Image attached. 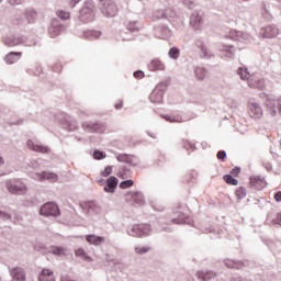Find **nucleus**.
Instances as JSON below:
<instances>
[{"label":"nucleus","instance_id":"f257e3e1","mask_svg":"<svg viewBox=\"0 0 281 281\" xmlns=\"http://www.w3.org/2000/svg\"><path fill=\"white\" fill-rule=\"evenodd\" d=\"M40 214L42 216H60V209L56 203L47 202L41 207Z\"/></svg>","mask_w":281,"mask_h":281},{"label":"nucleus","instance_id":"f03ea898","mask_svg":"<svg viewBox=\"0 0 281 281\" xmlns=\"http://www.w3.org/2000/svg\"><path fill=\"white\" fill-rule=\"evenodd\" d=\"M125 202L130 205H144V194L139 191H130L125 194Z\"/></svg>","mask_w":281,"mask_h":281},{"label":"nucleus","instance_id":"7ed1b4c3","mask_svg":"<svg viewBox=\"0 0 281 281\" xmlns=\"http://www.w3.org/2000/svg\"><path fill=\"white\" fill-rule=\"evenodd\" d=\"M7 188L11 194H25L27 192V187L21 180L8 182Z\"/></svg>","mask_w":281,"mask_h":281},{"label":"nucleus","instance_id":"20e7f679","mask_svg":"<svg viewBox=\"0 0 281 281\" xmlns=\"http://www.w3.org/2000/svg\"><path fill=\"white\" fill-rule=\"evenodd\" d=\"M248 115L252 117V120H260V117H262V108L256 101H249Z\"/></svg>","mask_w":281,"mask_h":281},{"label":"nucleus","instance_id":"39448f33","mask_svg":"<svg viewBox=\"0 0 281 281\" xmlns=\"http://www.w3.org/2000/svg\"><path fill=\"white\" fill-rule=\"evenodd\" d=\"M150 234V225L148 224H136L131 229V236H148Z\"/></svg>","mask_w":281,"mask_h":281},{"label":"nucleus","instance_id":"423d86ee","mask_svg":"<svg viewBox=\"0 0 281 281\" xmlns=\"http://www.w3.org/2000/svg\"><path fill=\"white\" fill-rule=\"evenodd\" d=\"M32 178L35 179V181H50V183H56V181H58V175L47 171L34 173Z\"/></svg>","mask_w":281,"mask_h":281},{"label":"nucleus","instance_id":"0eeeda50","mask_svg":"<svg viewBox=\"0 0 281 281\" xmlns=\"http://www.w3.org/2000/svg\"><path fill=\"white\" fill-rule=\"evenodd\" d=\"M266 106L271 111L272 115H276V113L281 115V97L278 99H267Z\"/></svg>","mask_w":281,"mask_h":281},{"label":"nucleus","instance_id":"6e6552de","mask_svg":"<svg viewBox=\"0 0 281 281\" xmlns=\"http://www.w3.org/2000/svg\"><path fill=\"white\" fill-rule=\"evenodd\" d=\"M102 12L108 16H115V14H117V5L111 0H103Z\"/></svg>","mask_w":281,"mask_h":281},{"label":"nucleus","instance_id":"1a4fd4ad","mask_svg":"<svg viewBox=\"0 0 281 281\" xmlns=\"http://www.w3.org/2000/svg\"><path fill=\"white\" fill-rule=\"evenodd\" d=\"M248 87L262 91V89H265V79L258 77L257 75H251V77L248 78Z\"/></svg>","mask_w":281,"mask_h":281},{"label":"nucleus","instance_id":"9d476101","mask_svg":"<svg viewBox=\"0 0 281 281\" xmlns=\"http://www.w3.org/2000/svg\"><path fill=\"white\" fill-rule=\"evenodd\" d=\"M10 276L13 281H25V270L21 267H15L10 270Z\"/></svg>","mask_w":281,"mask_h":281},{"label":"nucleus","instance_id":"9b49d317","mask_svg":"<svg viewBox=\"0 0 281 281\" xmlns=\"http://www.w3.org/2000/svg\"><path fill=\"white\" fill-rule=\"evenodd\" d=\"M250 188H254V190H263V188H267V181H265V178L258 176L250 177Z\"/></svg>","mask_w":281,"mask_h":281},{"label":"nucleus","instance_id":"f8f14e48","mask_svg":"<svg viewBox=\"0 0 281 281\" xmlns=\"http://www.w3.org/2000/svg\"><path fill=\"white\" fill-rule=\"evenodd\" d=\"M83 128L88 133H104L106 131V127L99 123L83 124Z\"/></svg>","mask_w":281,"mask_h":281},{"label":"nucleus","instance_id":"ddd939ff","mask_svg":"<svg viewBox=\"0 0 281 281\" xmlns=\"http://www.w3.org/2000/svg\"><path fill=\"white\" fill-rule=\"evenodd\" d=\"M26 145L27 148H30V150H33L34 153H42L43 155L49 153V147L45 145L34 144L32 140H27Z\"/></svg>","mask_w":281,"mask_h":281},{"label":"nucleus","instance_id":"4468645a","mask_svg":"<svg viewBox=\"0 0 281 281\" xmlns=\"http://www.w3.org/2000/svg\"><path fill=\"white\" fill-rule=\"evenodd\" d=\"M80 19L83 23H89L93 19V10L89 8H83L80 11Z\"/></svg>","mask_w":281,"mask_h":281},{"label":"nucleus","instance_id":"2eb2a0df","mask_svg":"<svg viewBox=\"0 0 281 281\" xmlns=\"http://www.w3.org/2000/svg\"><path fill=\"white\" fill-rule=\"evenodd\" d=\"M148 67L150 71H164L166 69V66L159 59H153Z\"/></svg>","mask_w":281,"mask_h":281},{"label":"nucleus","instance_id":"dca6fc26","mask_svg":"<svg viewBox=\"0 0 281 281\" xmlns=\"http://www.w3.org/2000/svg\"><path fill=\"white\" fill-rule=\"evenodd\" d=\"M21 56H23V53H9L7 56H5V63L8 65H14V63H18V60L21 58Z\"/></svg>","mask_w":281,"mask_h":281},{"label":"nucleus","instance_id":"f3484780","mask_svg":"<svg viewBox=\"0 0 281 281\" xmlns=\"http://www.w3.org/2000/svg\"><path fill=\"white\" fill-rule=\"evenodd\" d=\"M201 23H203L201 15L193 13L191 15L190 24L194 27V30H201Z\"/></svg>","mask_w":281,"mask_h":281},{"label":"nucleus","instance_id":"a211bd4d","mask_svg":"<svg viewBox=\"0 0 281 281\" xmlns=\"http://www.w3.org/2000/svg\"><path fill=\"white\" fill-rule=\"evenodd\" d=\"M263 38H276V36H278V29L273 27V26H267L263 30Z\"/></svg>","mask_w":281,"mask_h":281},{"label":"nucleus","instance_id":"6ab92c4d","mask_svg":"<svg viewBox=\"0 0 281 281\" xmlns=\"http://www.w3.org/2000/svg\"><path fill=\"white\" fill-rule=\"evenodd\" d=\"M86 240L90 243V245H102L104 243V237L95 236V235H88Z\"/></svg>","mask_w":281,"mask_h":281},{"label":"nucleus","instance_id":"aec40b11","mask_svg":"<svg viewBox=\"0 0 281 281\" xmlns=\"http://www.w3.org/2000/svg\"><path fill=\"white\" fill-rule=\"evenodd\" d=\"M198 278L199 280L209 281L213 278H216V273H214L213 271H200L198 272Z\"/></svg>","mask_w":281,"mask_h":281},{"label":"nucleus","instance_id":"412c9836","mask_svg":"<svg viewBox=\"0 0 281 281\" xmlns=\"http://www.w3.org/2000/svg\"><path fill=\"white\" fill-rule=\"evenodd\" d=\"M176 213L180 214V216L178 218L171 220V223L173 225H183V223H186V218H188V217L186 216V214H183V213H181L179 211H176Z\"/></svg>","mask_w":281,"mask_h":281},{"label":"nucleus","instance_id":"4be33fe9","mask_svg":"<svg viewBox=\"0 0 281 281\" xmlns=\"http://www.w3.org/2000/svg\"><path fill=\"white\" fill-rule=\"evenodd\" d=\"M36 16H37V14H36V11H34V10H27L25 12V19H26L27 23H34V21H36Z\"/></svg>","mask_w":281,"mask_h":281},{"label":"nucleus","instance_id":"5701e85b","mask_svg":"<svg viewBox=\"0 0 281 281\" xmlns=\"http://www.w3.org/2000/svg\"><path fill=\"white\" fill-rule=\"evenodd\" d=\"M238 76L241 78V80H248L249 78H251V76L249 75V71H247L246 68H239L237 70Z\"/></svg>","mask_w":281,"mask_h":281},{"label":"nucleus","instance_id":"b1692460","mask_svg":"<svg viewBox=\"0 0 281 281\" xmlns=\"http://www.w3.org/2000/svg\"><path fill=\"white\" fill-rule=\"evenodd\" d=\"M223 180L225 181V183H227L228 186H238V180H236L234 177H232V175H225L223 177Z\"/></svg>","mask_w":281,"mask_h":281},{"label":"nucleus","instance_id":"393cba45","mask_svg":"<svg viewBox=\"0 0 281 281\" xmlns=\"http://www.w3.org/2000/svg\"><path fill=\"white\" fill-rule=\"evenodd\" d=\"M135 254L138 256H143V254H148L150 251V247L148 246H138L134 248Z\"/></svg>","mask_w":281,"mask_h":281},{"label":"nucleus","instance_id":"a878e982","mask_svg":"<svg viewBox=\"0 0 281 281\" xmlns=\"http://www.w3.org/2000/svg\"><path fill=\"white\" fill-rule=\"evenodd\" d=\"M150 100H151V102H161V100H162L161 92L154 90L150 94Z\"/></svg>","mask_w":281,"mask_h":281},{"label":"nucleus","instance_id":"bb28decb","mask_svg":"<svg viewBox=\"0 0 281 281\" xmlns=\"http://www.w3.org/2000/svg\"><path fill=\"white\" fill-rule=\"evenodd\" d=\"M75 254L78 258H82V260H91V257L87 256V252L82 248L77 249Z\"/></svg>","mask_w":281,"mask_h":281},{"label":"nucleus","instance_id":"cd10ccee","mask_svg":"<svg viewBox=\"0 0 281 281\" xmlns=\"http://www.w3.org/2000/svg\"><path fill=\"white\" fill-rule=\"evenodd\" d=\"M235 195L237 196V199H245V196H247V190L243 187H239L235 191Z\"/></svg>","mask_w":281,"mask_h":281},{"label":"nucleus","instance_id":"c85d7f7f","mask_svg":"<svg viewBox=\"0 0 281 281\" xmlns=\"http://www.w3.org/2000/svg\"><path fill=\"white\" fill-rule=\"evenodd\" d=\"M66 249L65 248H61V247H53L52 248V252L55 255V256H65L66 254Z\"/></svg>","mask_w":281,"mask_h":281},{"label":"nucleus","instance_id":"c756f323","mask_svg":"<svg viewBox=\"0 0 281 281\" xmlns=\"http://www.w3.org/2000/svg\"><path fill=\"white\" fill-rule=\"evenodd\" d=\"M206 74L207 72L205 71L204 68H196L195 69V76H196V78H199V80H203V78H205Z\"/></svg>","mask_w":281,"mask_h":281},{"label":"nucleus","instance_id":"7c9ffc66","mask_svg":"<svg viewBox=\"0 0 281 281\" xmlns=\"http://www.w3.org/2000/svg\"><path fill=\"white\" fill-rule=\"evenodd\" d=\"M106 183H108V188H117V178L115 177H110L108 180H106Z\"/></svg>","mask_w":281,"mask_h":281},{"label":"nucleus","instance_id":"2f4dec72","mask_svg":"<svg viewBox=\"0 0 281 281\" xmlns=\"http://www.w3.org/2000/svg\"><path fill=\"white\" fill-rule=\"evenodd\" d=\"M120 188L122 190H126L127 188H133V180H125L120 183Z\"/></svg>","mask_w":281,"mask_h":281},{"label":"nucleus","instance_id":"473e14b6","mask_svg":"<svg viewBox=\"0 0 281 281\" xmlns=\"http://www.w3.org/2000/svg\"><path fill=\"white\" fill-rule=\"evenodd\" d=\"M57 16H59V19H63V21H67V19H69L70 13L67 11H57Z\"/></svg>","mask_w":281,"mask_h":281},{"label":"nucleus","instance_id":"72a5a7b5","mask_svg":"<svg viewBox=\"0 0 281 281\" xmlns=\"http://www.w3.org/2000/svg\"><path fill=\"white\" fill-rule=\"evenodd\" d=\"M169 56L170 58H175V59L179 58V48L177 47L170 48Z\"/></svg>","mask_w":281,"mask_h":281},{"label":"nucleus","instance_id":"f704fd0d","mask_svg":"<svg viewBox=\"0 0 281 281\" xmlns=\"http://www.w3.org/2000/svg\"><path fill=\"white\" fill-rule=\"evenodd\" d=\"M113 172V167L106 166L103 171H101V177H109Z\"/></svg>","mask_w":281,"mask_h":281},{"label":"nucleus","instance_id":"c9c22d12","mask_svg":"<svg viewBox=\"0 0 281 281\" xmlns=\"http://www.w3.org/2000/svg\"><path fill=\"white\" fill-rule=\"evenodd\" d=\"M117 161H124L125 164H128L130 161V158H128V155L126 154H121L116 157Z\"/></svg>","mask_w":281,"mask_h":281},{"label":"nucleus","instance_id":"e433bc0d","mask_svg":"<svg viewBox=\"0 0 281 281\" xmlns=\"http://www.w3.org/2000/svg\"><path fill=\"white\" fill-rule=\"evenodd\" d=\"M93 157H94V159H104V157H106V154L105 153H103V151H94L93 153Z\"/></svg>","mask_w":281,"mask_h":281},{"label":"nucleus","instance_id":"4c0bfd02","mask_svg":"<svg viewBox=\"0 0 281 281\" xmlns=\"http://www.w3.org/2000/svg\"><path fill=\"white\" fill-rule=\"evenodd\" d=\"M225 157H227V154L225 153V150H220L217 153V159H221L222 161H225Z\"/></svg>","mask_w":281,"mask_h":281},{"label":"nucleus","instance_id":"58836bf2","mask_svg":"<svg viewBox=\"0 0 281 281\" xmlns=\"http://www.w3.org/2000/svg\"><path fill=\"white\" fill-rule=\"evenodd\" d=\"M231 175H233V177H238L240 175V168L235 167L231 170Z\"/></svg>","mask_w":281,"mask_h":281},{"label":"nucleus","instance_id":"ea45409f","mask_svg":"<svg viewBox=\"0 0 281 281\" xmlns=\"http://www.w3.org/2000/svg\"><path fill=\"white\" fill-rule=\"evenodd\" d=\"M90 36H92V38H100V36H102V33L99 31H91Z\"/></svg>","mask_w":281,"mask_h":281},{"label":"nucleus","instance_id":"a19ab883","mask_svg":"<svg viewBox=\"0 0 281 281\" xmlns=\"http://www.w3.org/2000/svg\"><path fill=\"white\" fill-rule=\"evenodd\" d=\"M184 5L188 8H194V0H183Z\"/></svg>","mask_w":281,"mask_h":281},{"label":"nucleus","instance_id":"79ce46f5","mask_svg":"<svg viewBox=\"0 0 281 281\" xmlns=\"http://www.w3.org/2000/svg\"><path fill=\"white\" fill-rule=\"evenodd\" d=\"M134 78H138V79L144 78V71H142V70L135 71L134 72Z\"/></svg>","mask_w":281,"mask_h":281},{"label":"nucleus","instance_id":"37998d69","mask_svg":"<svg viewBox=\"0 0 281 281\" xmlns=\"http://www.w3.org/2000/svg\"><path fill=\"white\" fill-rule=\"evenodd\" d=\"M274 199H276V201H281V191H279L274 194Z\"/></svg>","mask_w":281,"mask_h":281},{"label":"nucleus","instance_id":"c03bdc74","mask_svg":"<svg viewBox=\"0 0 281 281\" xmlns=\"http://www.w3.org/2000/svg\"><path fill=\"white\" fill-rule=\"evenodd\" d=\"M61 281H76V280L71 279V277L65 276L61 278Z\"/></svg>","mask_w":281,"mask_h":281},{"label":"nucleus","instance_id":"a18cd8bd","mask_svg":"<svg viewBox=\"0 0 281 281\" xmlns=\"http://www.w3.org/2000/svg\"><path fill=\"white\" fill-rule=\"evenodd\" d=\"M10 3L12 5H19V3H21V0H10Z\"/></svg>","mask_w":281,"mask_h":281},{"label":"nucleus","instance_id":"49530a36","mask_svg":"<svg viewBox=\"0 0 281 281\" xmlns=\"http://www.w3.org/2000/svg\"><path fill=\"white\" fill-rule=\"evenodd\" d=\"M0 218H10V215L0 211Z\"/></svg>","mask_w":281,"mask_h":281},{"label":"nucleus","instance_id":"de8ad7c7","mask_svg":"<svg viewBox=\"0 0 281 281\" xmlns=\"http://www.w3.org/2000/svg\"><path fill=\"white\" fill-rule=\"evenodd\" d=\"M277 225H281V214H279L276 218Z\"/></svg>","mask_w":281,"mask_h":281},{"label":"nucleus","instance_id":"09e8293b","mask_svg":"<svg viewBox=\"0 0 281 281\" xmlns=\"http://www.w3.org/2000/svg\"><path fill=\"white\" fill-rule=\"evenodd\" d=\"M5 164V160L3 159V157L0 154V166H3Z\"/></svg>","mask_w":281,"mask_h":281},{"label":"nucleus","instance_id":"8fccbe9b","mask_svg":"<svg viewBox=\"0 0 281 281\" xmlns=\"http://www.w3.org/2000/svg\"><path fill=\"white\" fill-rule=\"evenodd\" d=\"M233 47H234V46H225L224 49H225L226 52H232Z\"/></svg>","mask_w":281,"mask_h":281},{"label":"nucleus","instance_id":"3c124183","mask_svg":"<svg viewBox=\"0 0 281 281\" xmlns=\"http://www.w3.org/2000/svg\"><path fill=\"white\" fill-rule=\"evenodd\" d=\"M202 52H203L204 56H209L207 48H202Z\"/></svg>","mask_w":281,"mask_h":281},{"label":"nucleus","instance_id":"603ef678","mask_svg":"<svg viewBox=\"0 0 281 281\" xmlns=\"http://www.w3.org/2000/svg\"><path fill=\"white\" fill-rule=\"evenodd\" d=\"M115 109H122V103L116 104Z\"/></svg>","mask_w":281,"mask_h":281},{"label":"nucleus","instance_id":"864d4df0","mask_svg":"<svg viewBox=\"0 0 281 281\" xmlns=\"http://www.w3.org/2000/svg\"><path fill=\"white\" fill-rule=\"evenodd\" d=\"M176 210H181V205L178 204L177 207H176Z\"/></svg>","mask_w":281,"mask_h":281},{"label":"nucleus","instance_id":"5fc2aeb1","mask_svg":"<svg viewBox=\"0 0 281 281\" xmlns=\"http://www.w3.org/2000/svg\"><path fill=\"white\" fill-rule=\"evenodd\" d=\"M244 1H247V0H244Z\"/></svg>","mask_w":281,"mask_h":281}]
</instances>
